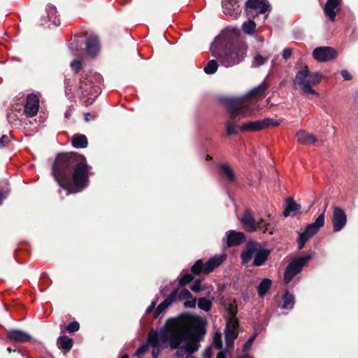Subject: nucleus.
Masks as SVG:
<instances>
[{"instance_id":"obj_42","label":"nucleus","mask_w":358,"mask_h":358,"mask_svg":"<svg viewBox=\"0 0 358 358\" xmlns=\"http://www.w3.org/2000/svg\"><path fill=\"white\" fill-rule=\"evenodd\" d=\"M311 238L308 234L304 231L302 233L299 234V238L297 240L298 242V248L299 250H301L304 248L305 243Z\"/></svg>"},{"instance_id":"obj_39","label":"nucleus","mask_w":358,"mask_h":358,"mask_svg":"<svg viewBox=\"0 0 358 358\" xmlns=\"http://www.w3.org/2000/svg\"><path fill=\"white\" fill-rule=\"evenodd\" d=\"M218 66L217 60L211 59L207 63L203 71L206 74H213L217 71Z\"/></svg>"},{"instance_id":"obj_20","label":"nucleus","mask_w":358,"mask_h":358,"mask_svg":"<svg viewBox=\"0 0 358 358\" xmlns=\"http://www.w3.org/2000/svg\"><path fill=\"white\" fill-rule=\"evenodd\" d=\"M241 222L248 232H253L257 230L256 221L249 209L244 210Z\"/></svg>"},{"instance_id":"obj_26","label":"nucleus","mask_w":358,"mask_h":358,"mask_svg":"<svg viewBox=\"0 0 358 358\" xmlns=\"http://www.w3.org/2000/svg\"><path fill=\"white\" fill-rule=\"evenodd\" d=\"M71 144L75 148H86L88 146V140L85 135L76 134L72 137Z\"/></svg>"},{"instance_id":"obj_1","label":"nucleus","mask_w":358,"mask_h":358,"mask_svg":"<svg viewBox=\"0 0 358 358\" xmlns=\"http://www.w3.org/2000/svg\"><path fill=\"white\" fill-rule=\"evenodd\" d=\"M86 157L76 152L59 153L52 166V174L59 187L68 194L82 190L90 183V169Z\"/></svg>"},{"instance_id":"obj_18","label":"nucleus","mask_w":358,"mask_h":358,"mask_svg":"<svg viewBox=\"0 0 358 358\" xmlns=\"http://www.w3.org/2000/svg\"><path fill=\"white\" fill-rule=\"evenodd\" d=\"M7 338L14 343H26L31 341V337L27 333L18 329H10L7 331Z\"/></svg>"},{"instance_id":"obj_21","label":"nucleus","mask_w":358,"mask_h":358,"mask_svg":"<svg viewBox=\"0 0 358 358\" xmlns=\"http://www.w3.org/2000/svg\"><path fill=\"white\" fill-rule=\"evenodd\" d=\"M245 241V235L243 232L230 230L228 231L227 244L229 247L241 245Z\"/></svg>"},{"instance_id":"obj_46","label":"nucleus","mask_w":358,"mask_h":358,"mask_svg":"<svg viewBox=\"0 0 358 358\" xmlns=\"http://www.w3.org/2000/svg\"><path fill=\"white\" fill-rule=\"evenodd\" d=\"M213 344L215 348L221 350L222 349V334L219 331H216L213 336Z\"/></svg>"},{"instance_id":"obj_48","label":"nucleus","mask_w":358,"mask_h":358,"mask_svg":"<svg viewBox=\"0 0 358 358\" xmlns=\"http://www.w3.org/2000/svg\"><path fill=\"white\" fill-rule=\"evenodd\" d=\"M80 329V324L77 321L70 322L66 327V329L69 333H74L78 331Z\"/></svg>"},{"instance_id":"obj_6","label":"nucleus","mask_w":358,"mask_h":358,"mask_svg":"<svg viewBox=\"0 0 358 358\" xmlns=\"http://www.w3.org/2000/svg\"><path fill=\"white\" fill-rule=\"evenodd\" d=\"M100 92V87L91 78L87 77L80 78L76 93L83 105L88 106L94 103Z\"/></svg>"},{"instance_id":"obj_37","label":"nucleus","mask_w":358,"mask_h":358,"mask_svg":"<svg viewBox=\"0 0 358 358\" xmlns=\"http://www.w3.org/2000/svg\"><path fill=\"white\" fill-rule=\"evenodd\" d=\"M254 18H248V21L244 22L242 25V29L245 34H253L255 32L256 24Z\"/></svg>"},{"instance_id":"obj_13","label":"nucleus","mask_w":358,"mask_h":358,"mask_svg":"<svg viewBox=\"0 0 358 358\" xmlns=\"http://www.w3.org/2000/svg\"><path fill=\"white\" fill-rule=\"evenodd\" d=\"M39 109V99L35 94H29L26 99L24 112L27 117H33L37 115Z\"/></svg>"},{"instance_id":"obj_27","label":"nucleus","mask_w":358,"mask_h":358,"mask_svg":"<svg viewBox=\"0 0 358 358\" xmlns=\"http://www.w3.org/2000/svg\"><path fill=\"white\" fill-rule=\"evenodd\" d=\"M301 206L295 202L292 197H288L286 199L285 208L283 212L285 217H288L292 213L296 212L301 209Z\"/></svg>"},{"instance_id":"obj_40","label":"nucleus","mask_w":358,"mask_h":358,"mask_svg":"<svg viewBox=\"0 0 358 358\" xmlns=\"http://www.w3.org/2000/svg\"><path fill=\"white\" fill-rule=\"evenodd\" d=\"M198 306L200 309L208 312L211 309L213 303L211 301L206 297H201L198 300Z\"/></svg>"},{"instance_id":"obj_58","label":"nucleus","mask_w":358,"mask_h":358,"mask_svg":"<svg viewBox=\"0 0 358 358\" xmlns=\"http://www.w3.org/2000/svg\"><path fill=\"white\" fill-rule=\"evenodd\" d=\"M292 53V49L291 48H285L282 51V57L285 59H287L290 58Z\"/></svg>"},{"instance_id":"obj_35","label":"nucleus","mask_w":358,"mask_h":358,"mask_svg":"<svg viewBox=\"0 0 358 358\" xmlns=\"http://www.w3.org/2000/svg\"><path fill=\"white\" fill-rule=\"evenodd\" d=\"M283 304L282 308L284 309H292L294 305V296L288 290L283 294Z\"/></svg>"},{"instance_id":"obj_41","label":"nucleus","mask_w":358,"mask_h":358,"mask_svg":"<svg viewBox=\"0 0 358 358\" xmlns=\"http://www.w3.org/2000/svg\"><path fill=\"white\" fill-rule=\"evenodd\" d=\"M230 6H234V5H231V2H223L222 6L224 8V13L225 15H229L231 17H236L238 14L239 13V11L235 8H231Z\"/></svg>"},{"instance_id":"obj_63","label":"nucleus","mask_w":358,"mask_h":358,"mask_svg":"<svg viewBox=\"0 0 358 358\" xmlns=\"http://www.w3.org/2000/svg\"><path fill=\"white\" fill-rule=\"evenodd\" d=\"M157 301V300H155L151 303L150 306L146 310L147 314H149L153 311V310L155 308Z\"/></svg>"},{"instance_id":"obj_2","label":"nucleus","mask_w":358,"mask_h":358,"mask_svg":"<svg viewBox=\"0 0 358 358\" xmlns=\"http://www.w3.org/2000/svg\"><path fill=\"white\" fill-rule=\"evenodd\" d=\"M220 64L226 67L233 66L242 62L246 55V46L238 41L227 40L213 52Z\"/></svg>"},{"instance_id":"obj_64","label":"nucleus","mask_w":358,"mask_h":358,"mask_svg":"<svg viewBox=\"0 0 358 358\" xmlns=\"http://www.w3.org/2000/svg\"><path fill=\"white\" fill-rule=\"evenodd\" d=\"M216 358H227L226 352L224 351H220L217 353Z\"/></svg>"},{"instance_id":"obj_60","label":"nucleus","mask_w":358,"mask_h":358,"mask_svg":"<svg viewBox=\"0 0 358 358\" xmlns=\"http://www.w3.org/2000/svg\"><path fill=\"white\" fill-rule=\"evenodd\" d=\"M264 120H268V127L270 126V125H272V126H274V127H278L280 124V122L278 121V120H274L271 118H269V117H266L265 118Z\"/></svg>"},{"instance_id":"obj_49","label":"nucleus","mask_w":358,"mask_h":358,"mask_svg":"<svg viewBox=\"0 0 358 358\" xmlns=\"http://www.w3.org/2000/svg\"><path fill=\"white\" fill-rule=\"evenodd\" d=\"M257 336V334L255 333L243 345V351L244 352H248V350H250L252 345L254 343V341L256 338V336Z\"/></svg>"},{"instance_id":"obj_61","label":"nucleus","mask_w":358,"mask_h":358,"mask_svg":"<svg viewBox=\"0 0 358 358\" xmlns=\"http://www.w3.org/2000/svg\"><path fill=\"white\" fill-rule=\"evenodd\" d=\"M212 357V348L211 347H208L203 353V358H211Z\"/></svg>"},{"instance_id":"obj_25","label":"nucleus","mask_w":358,"mask_h":358,"mask_svg":"<svg viewBox=\"0 0 358 358\" xmlns=\"http://www.w3.org/2000/svg\"><path fill=\"white\" fill-rule=\"evenodd\" d=\"M240 324L238 320H227L224 330V336H235L238 338L239 333Z\"/></svg>"},{"instance_id":"obj_34","label":"nucleus","mask_w":358,"mask_h":358,"mask_svg":"<svg viewBox=\"0 0 358 358\" xmlns=\"http://www.w3.org/2000/svg\"><path fill=\"white\" fill-rule=\"evenodd\" d=\"M48 17L50 21L52 22L55 26L60 25L61 21L59 15H57V10L53 6H50L47 9Z\"/></svg>"},{"instance_id":"obj_44","label":"nucleus","mask_w":358,"mask_h":358,"mask_svg":"<svg viewBox=\"0 0 358 358\" xmlns=\"http://www.w3.org/2000/svg\"><path fill=\"white\" fill-rule=\"evenodd\" d=\"M227 310L229 316L227 320H238V318L236 317V315L238 313V308L236 306L229 304L227 308Z\"/></svg>"},{"instance_id":"obj_10","label":"nucleus","mask_w":358,"mask_h":358,"mask_svg":"<svg viewBox=\"0 0 358 358\" xmlns=\"http://www.w3.org/2000/svg\"><path fill=\"white\" fill-rule=\"evenodd\" d=\"M179 326L171 327L169 344L171 349L180 348L181 343L188 340L187 334Z\"/></svg>"},{"instance_id":"obj_43","label":"nucleus","mask_w":358,"mask_h":358,"mask_svg":"<svg viewBox=\"0 0 358 358\" xmlns=\"http://www.w3.org/2000/svg\"><path fill=\"white\" fill-rule=\"evenodd\" d=\"M257 229L262 230L263 233H266L268 231L271 234L273 232L271 231V224L268 223H266L263 219H261L259 222H256Z\"/></svg>"},{"instance_id":"obj_50","label":"nucleus","mask_w":358,"mask_h":358,"mask_svg":"<svg viewBox=\"0 0 358 358\" xmlns=\"http://www.w3.org/2000/svg\"><path fill=\"white\" fill-rule=\"evenodd\" d=\"M226 134L227 136H231L238 134L237 129L233 125L231 122H228L226 124Z\"/></svg>"},{"instance_id":"obj_8","label":"nucleus","mask_w":358,"mask_h":358,"mask_svg":"<svg viewBox=\"0 0 358 358\" xmlns=\"http://www.w3.org/2000/svg\"><path fill=\"white\" fill-rule=\"evenodd\" d=\"M310 255L299 257L294 259L287 265L284 273V281L288 284L296 274L299 273L303 267L310 259Z\"/></svg>"},{"instance_id":"obj_4","label":"nucleus","mask_w":358,"mask_h":358,"mask_svg":"<svg viewBox=\"0 0 358 358\" xmlns=\"http://www.w3.org/2000/svg\"><path fill=\"white\" fill-rule=\"evenodd\" d=\"M322 75L319 72L312 73L306 66L303 69L299 71L293 80L294 85L298 86L301 95H318V93L313 89L322 80Z\"/></svg>"},{"instance_id":"obj_29","label":"nucleus","mask_w":358,"mask_h":358,"mask_svg":"<svg viewBox=\"0 0 358 358\" xmlns=\"http://www.w3.org/2000/svg\"><path fill=\"white\" fill-rule=\"evenodd\" d=\"M11 192L10 182L7 180L0 182V206L2 205L3 200L6 199Z\"/></svg>"},{"instance_id":"obj_15","label":"nucleus","mask_w":358,"mask_h":358,"mask_svg":"<svg viewBox=\"0 0 358 358\" xmlns=\"http://www.w3.org/2000/svg\"><path fill=\"white\" fill-rule=\"evenodd\" d=\"M328 203L327 202L324 205V209L323 212L318 215L316 218L315 221L311 224H309L306 226L304 231H306L308 235L313 237L315 234H316L320 229L324 225L325 223V210L327 207Z\"/></svg>"},{"instance_id":"obj_52","label":"nucleus","mask_w":358,"mask_h":358,"mask_svg":"<svg viewBox=\"0 0 358 358\" xmlns=\"http://www.w3.org/2000/svg\"><path fill=\"white\" fill-rule=\"evenodd\" d=\"M201 279H197L194 281V284L191 286V289L195 293H199L201 291Z\"/></svg>"},{"instance_id":"obj_22","label":"nucleus","mask_w":358,"mask_h":358,"mask_svg":"<svg viewBox=\"0 0 358 358\" xmlns=\"http://www.w3.org/2000/svg\"><path fill=\"white\" fill-rule=\"evenodd\" d=\"M157 337V331H156L151 330L148 334V343L153 347L152 358H158L161 352V350L159 348V342H158Z\"/></svg>"},{"instance_id":"obj_55","label":"nucleus","mask_w":358,"mask_h":358,"mask_svg":"<svg viewBox=\"0 0 358 358\" xmlns=\"http://www.w3.org/2000/svg\"><path fill=\"white\" fill-rule=\"evenodd\" d=\"M148 350V346L145 344L141 345L135 352V356H141L145 354Z\"/></svg>"},{"instance_id":"obj_33","label":"nucleus","mask_w":358,"mask_h":358,"mask_svg":"<svg viewBox=\"0 0 358 358\" xmlns=\"http://www.w3.org/2000/svg\"><path fill=\"white\" fill-rule=\"evenodd\" d=\"M220 170L229 182H232L235 180V174L229 165L221 164L220 165Z\"/></svg>"},{"instance_id":"obj_30","label":"nucleus","mask_w":358,"mask_h":358,"mask_svg":"<svg viewBox=\"0 0 358 358\" xmlns=\"http://www.w3.org/2000/svg\"><path fill=\"white\" fill-rule=\"evenodd\" d=\"M268 88V85L266 82H262L259 85L253 88L246 94V97L251 98L255 96H262L266 90Z\"/></svg>"},{"instance_id":"obj_23","label":"nucleus","mask_w":358,"mask_h":358,"mask_svg":"<svg viewBox=\"0 0 358 358\" xmlns=\"http://www.w3.org/2000/svg\"><path fill=\"white\" fill-rule=\"evenodd\" d=\"M226 255L215 256L208 259L205 264V274H208L213 271L214 269L220 266L226 259Z\"/></svg>"},{"instance_id":"obj_36","label":"nucleus","mask_w":358,"mask_h":358,"mask_svg":"<svg viewBox=\"0 0 358 358\" xmlns=\"http://www.w3.org/2000/svg\"><path fill=\"white\" fill-rule=\"evenodd\" d=\"M191 272L194 275H200L201 273L205 274V264H203L202 259H198L192 266Z\"/></svg>"},{"instance_id":"obj_53","label":"nucleus","mask_w":358,"mask_h":358,"mask_svg":"<svg viewBox=\"0 0 358 358\" xmlns=\"http://www.w3.org/2000/svg\"><path fill=\"white\" fill-rule=\"evenodd\" d=\"M237 338L235 336H231L229 335L225 336V342L227 348H231L234 347V341Z\"/></svg>"},{"instance_id":"obj_12","label":"nucleus","mask_w":358,"mask_h":358,"mask_svg":"<svg viewBox=\"0 0 358 358\" xmlns=\"http://www.w3.org/2000/svg\"><path fill=\"white\" fill-rule=\"evenodd\" d=\"M333 209L331 218L333 231L338 232L343 229L347 224V215L341 207L334 206Z\"/></svg>"},{"instance_id":"obj_32","label":"nucleus","mask_w":358,"mask_h":358,"mask_svg":"<svg viewBox=\"0 0 358 358\" xmlns=\"http://www.w3.org/2000/svg\"><path fill=\"white\" fill-rule=\"evenodd\" d=\"M272 285L271 280L268 278L263 279L257 287V293L260 297L266 295L267 292L270 289Z\"/></svg>"},{"instance_id":"obj_9","label":"nucleus","mask_w":358,"mask_h":358,"mask_svg":"<svg viewBox=\"0 0 358 358\" xmlns=\"http://www.w3.org/2000/svg\"><path fill=\"white\" fill-rule=\"evenodd\" d=\"M270 5L265 0H248L245 11L248 18H255L259 14H264L269 10Z\"/></svg>"},{"instance_id":"obj_17","label":"nucleus","mask_w":358,"mask_h":358,"mask_svg":"<svg viewBox=\"0 0 358 358\" xmlns=\"http://www.w3.org/2000/svg\"><path fill=\"white\" fill-rule=\"evenodd\" d=\"M86 53L91 57H96L100 50L99 39L96 36H90L86 41Z\"/></svg>"},{"instance_id":"obj_11","label":"nucleus","mask_w":358,"mask_h":358,"mask_svg":"<svg viewBox=\"0 0 358 358\" xmlns=\"http://www.w3.org/2000/svg\"><path fill=\"white\" fill-rule=\"evenodd\" d=\"M336 50L329 46H322L314 49L313 52V58L320 62H326L337 57Z\"/></svg>"},{"instance_id":"obj_62","label":"nucleus","mask_w":358,"mask_h":358,"mask_svg":"<svg viewBox=\"0 0 358 358\" xmlns=\"http://www.w3.org/2000/svg\"><path fill=\"white\" fill-rule=\"evenodd\" d=\"M96 117L95 115H92L90 113H85L84 114V119L85 122H90L92 120H94Z\"/></svg>"},{"instance_id":"obj_54","label":"nucleus","mask_w":358,"mask_h":358,"mask_svg":"<svg viewBox=\"0 0 358 358\" xmlns=\"http://www.w3.org/2000/svg\"><path fill=\"white\" fill-rule=\"evenodd\" d=\"M10 143V139L8 135L3 134L0 137V148L6 147Z\"/></svg>"},{"instance_id":"obj_57","label":"nucleus","mask_w":358,"mask_h":358,"mask_svg":"<svg viewBox=\"0 0 358 358\" xmlns=\"http://www.w3.org/2000/svg\"><path fill=\"white\" fill-rule=\"evenodd\" d=\"M267 59L258 54L255 57V61L259 65L264 64L266 62Z\"/></svg>"},{"instance_id":"obj_59","label":"nucleus","mask_w":358,"mask_h":358,"mask_svg":"<svg viewBox=\"0 0 358 358\" xmlns=\"http://www.w3.org/2000/svg\"><path fill=\"white\" fill-rule=\"evenodd\" d=\"M341 74L345 80H351L352 79V76L347 70L341 71Z\"/></svg>"},{"instance_id":"obj_28","label":"nucleus","mask_w":358,"mask_h":358,"mask_svg":"<svg viewBox=\"0 0 358 358\" xmlns=\"http://www.w3.org/2000/svg\"><path fill=\"white\" fill-rule=\"evenodd\" d=\"M57 344L59 349L69 352L73 347V340L67 336H62L57 338Z\"/></svg>"},{"instance_id":"obj_51","label":"nucleus","mask_w":358,"mask_h":358,"mask_svg":"<svg viewBox=\"0 0 358 358\" xmlns=\"http://www.w3.org/2000/svg\"><path fill=\"white\" fill-rule=\"evenodd\" d=\"M71 67L76 73H78L82 69V62L79 59H75L71 62Z\"/></svg>"},{"instance_id":"obj_45","label":"nucleus","mask_w":358,"mask_h":358,"mask_svg":"<svg viewBox=\"0 0 358 358\" xmlns=\"http://www.w3.org/2000/svg\"><path fill=\"white\" fill-rule=\"evenodd\" d=\"M194 280V276L190 273H186L183 275L179 282H178V287H182L188 283L191 282Z\"/></svg>"},{"instance_id":"obj_24","label":"nucleus","mask_w":358,"mask_h":358,"mask_svg":"<svg viewBox=\"0 0 358 358\" xmlns=\"http://www.w3.org/2000/svg\"><path fill=\"white\" fill-rule=\"evenodd\" d=\"M297 141L303 145H310L317 141V138L311 133L300 130L296 134Z\"/></svg>"},{"instance_id":"obj_56","label":"nucleus","mask_w":358,"mask_h":358,"mask_svg":"<svg viewBox=\"0 0 358 358\" xmlns=\"http://www.w3.org/2000/svg\"><path fill=\"white\" fill-rule=\"evenodd\" d=\"M190 299L191 300H188V301H185L184 306L185 308H194V307H196V299L192 297V299Z\"/></svg>"},{"instance_id":"obj_31","label":"nucleus","mask_w":358,"mask_h":358,"mask_svg":"<svg viewBox=\"0 0 358 358\" xmlns=\"http://www.w3.org/2000/svg\"><path fill=\"white\" fill-rule=\"evenodd\" d=\"M200 341H197L196 338H189L184 347V350L187 352V355H192L199 350V343Z\"/></svg>"},{"instance_id":"obj_16","label":"nucleus","mask_w":358,"mask_h":358,"mask_svg":"<svg viewBox=\"0 0 358 358\" xmlns=\"http://www.w3.org/2000/svg\"><path fill=\"white\" fill-rule=\"evenodd\" d=\"M268 120L249 121L239 127L241 131H259L268 127Z\"/></svg>"},{"instance_id":"obj_3","label":"nucleus","mask_w":358,"mask_h":358,"mask_svg":"<svg viewBox=\"0 0 358 358\" xmlns=\"http://www.w3.org/2000/svg\"><path fill=\"white\" fill-rule=\"evenodd\" d=\"M173 321L176 326L185 329L188 338H196L197 341H202L206 334L207 321L199 315L183 313Z\"/></svg>"},{"instance_id":"obj_19","label":"nucleus","mask_w":358,"mask_h":358,"mask_svg":"<svg viewBox=\"0 0 358 358\" xmlns=\"http://www.w3.org/2000/svg\"><path fill=\"white\" fill-rule=\"evenodd\" d=\"M177 296L178 289H175L171 292L168 297L157 307L154 313L155 319H157L162 313H163L169 306L176 301Z\"/></svg>"},{"instance_id":"obj_38","label":"nucleus","mask_w":358,"mask_h":358,"mask_svg":"<svg viewBox=\"0 0 358 358\" xmlns=\"http://www.w3.org/2000/svg\"><path fill=\"white\" fill-rule=\"evenodd\" d=\"M171 331V327H166L164 329H162L159 333L157 332L158 335V342L160 343H169V335Z\"/></svg>"},{"instance_id":"obj_14","label":"nucleus","mask_w":358,"mask_h":358,"mask_svg":"<svg viewBox=\"0 0 358 358\" xmlns=\"http://www.w3.org/2000/svg\"><path fill=\"white\" fill-rule=\"evenodd\" d=\"M342 0H327L323 10L326 16H327L331 22H335L336 11L341 10Z\"/></svg>"},{"instance_id":"obj_7","label":"nucleus","mask_w":358,"mask_h":358,"mask_svg":"<svg viewBox=\"0 0 358 358\" xmlns=\"http://www.w3.org/2000/svg\"><path fill=\"white\" fill-rule=\"evenodd\" d=\"M229 119L235 122L237 117H244L250 110V108L242 99L227 98L224 100Z\"/></svg>"},{"instance_id":"obj_5","label":"nucleus","mask_w":358,"mask_h":358,"mask_svg":"<svg viewBox=\"0 0 358 358\" xmlns=\"http://www.w3.org/2000/svg\"><path fill=\"white\" fill-rule=\"evenodd\" d=\"M270 254L271 250L263 248L261 243L250 241L241 253V258L243 264H247L254 257L252 266H261L265 264Z\"/></svg>"},{"instance_id":"obj_47","label":"nucleus","mask_w":358,"mask_h":358,"mask_svg":"<svg viewBox=\"0 0 358 358\" xmlns=\"http://www.w3.org/2000/svg\"><path fill=\"white\" fill-rule=\"evenodd\" d=\"M192 296H193L191 292L188 289L184 288L180 292V293L178 292L177 299H178L180 301H182L184 299H192Z\"/></svg>"}]
</instances>
